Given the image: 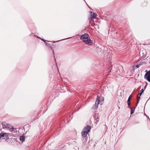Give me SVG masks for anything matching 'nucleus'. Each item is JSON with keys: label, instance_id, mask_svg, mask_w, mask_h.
Here are the masks:
<instances>
[{"label": "nucleus", "instance_id": "nucleus-14", "mask_svg": "<svg viewBox=\"0 0 150 150\" xmlns=\"http://www.w3.org/2000/svg\"><path fill=\"white\" fill-rule=\"evenodd\" d=\"M140 65H141L140 64H137L136 66V68H138L140 67Z\"/></svg>", "mask_w": 150, "mask_h": 150}, {"label": "nucleus", "instance_id": "nucleus-3", "mask_svg": "<svg viewBox=\"0 0 150 150\" xmlns=\"http://www.w3.org/2000/svg\"><path fill=\"white\" fill-rule=\"evenodd\" d=\"M2 125L3 129L8 128L11 132L13 131L14 129L13 127H12L11 128V126L10 125L5 123H2Z\"/></svg>", "mask_w": 150, "mask_h": 150}, {"label": "nucleus", "instance_id": "nucleus-1", "mask_svg": "<svg viewBox=\"0 0 150 150\" xmlns=\"http://www.w3.org/2000/svg\"><path fill=\"white\" fill-rule=\"evenodd\" d=\"M80 39L86 45H92V41L90 39L89 35L87 34L82 35L80 37Z\"/></svg>", "mask_w": 150, "mask_h": 150}, {"label": "nucleus", "instance_id": "nucleus-8", "mask_svg": "<svg viewBox=\"0 0 150 150\" xmlns=\"http://www.w3.org/2000/svg\"><path fill=\"white\" fill-rule=\"evenodd\" d=\"M98 105L97 104H95L93 106L92 108V109L95 110V109H97L98 108Z\"/></svg>", "mask_w": 150, "mask_h": 150}, {"label": "nucleus", "instance_id": "nucleus-20", "mask_svg": "<svg viewBox=\"0 0 150 150\" xmlns=\"http://www.w3.org/2000/svg\"><path fill=\"white\" fill-rule=\"evenodd\" d=\"M67 38L66 39H69V38Z\"/></svg>", "mask_w": 150, "mask_h": 150}, {"label": "nucleus", "instance_id": "nucleus-10", "mask_svg": "<svg viewBox=\"0 0 150 150\" xmlns=\"http://www.w3.org/2000/svg\"><path fill=\"white\" fill-rule=\"evenodd\" d=\"M142 94V93H139V94L137 96V101L138 103L139 102V101L140 99V96Z\"/></svg>", "mask_w": 150, "mask_h": 150}, {"label": "nucleus", "instance_id": "nucleus-17", "mask_svg": "<svg viewBox=\"0 0 150 150\" xmlns=\"http://www.w3.org/2000/svg\"><path fill=\"white\" fill-rule=\"evenodd\" d=\"M131 95H130L129 97L128 98V100L130 101L131 100Z\"/></svg>", "mask_w": 150, "mask_h": 150}, {"label": "nucleus", "instance_id": "nucleus-13", "mask_svg": "<svg viewBox=\"0 0 150 150\" xmlns=\"http://www.w3.org/2000/svg\"><path fill=\"white\" fill-rule=\"evenodd\" d=\"M135 109V108H131V114H132L134 112V109Z\"/></svg>", "mask_w": 150, "mask_h": 150}, {"label": "nucleus", "instance_id": "nucleus-9", "mask_svg": "<svg viewBox=\"0 0 150 150\" xmlns=\"http://www.w3.org/2000/svg\"><path fill=\"white\" fill-rule=\"evenodd\" d=\"M42 40L44 42L46 45L47 46H49L50 45V44L47 42H48L47 41L45 40L44 39H42Z\"/></svg>", "mask_w": 150, "mask_h": 150}, {"label": "nucleus", "instance_id": "nucleus-15", "mask_svg": "<svg viewBox=\"0 0 150 150\" xmlns=\"http://www.w3.org/2000/svg\"><path fill=\"white\" fill-rule=\"evenodd\" d=\"M127 105H128V106H129V105H130V101L127 100Z\"/></svg>", "mask_w": 150, "mask_h": 150}, {"label": "nucleus", "instance_id": "nucleus-19", "mask_svg": "<svg viewBox=\"0 0 150 150\" xmlns=\"http://www.w3.org/2000/svg\"><path fill=\"white\" fill-rule=\"evenodd\" d=\"M147 71H148L147 70H146L145 71V72L146 73L147 72Z\"/></svg>", "mask_w": 150, "mask_h": 150}, {"label": "nucleus", "instance_id": "nucleus-6", "mask_svg": "<svg viewBox=\"0 0 150 150\" xmlns=\"http://www.w3.org/2000/svg\"><path fill=\"white\" fill-rule=\"evenodd\" d=\"M91 18L92 19L94 18L96 16V14L93 12H91Z\"/></svg>", "mask_w": 150, "mask_h": 150}, {"label": "nucleus", "instance_id": "nucleus-2", "mask_svg": "<svg viewBox=\"0 0 150 150\" xmlns=\"http://www.w3.org/2000/svg\"><path fill=\"white\" fill-rule=\"evenodd\" d=\"M91 129V126L89 125L84 127V130L81 132V135L84 138L86 136L87 134L90 132Z\"/></svg>", "mask_w": 150, "mask_h": 150}, {"label": "nucleus", "instance_id": "nucleus-16", "mask_svg": "<svg viewBox=\"0 0 150 150\" xmlns=\"http://www.w3.org/2000/svg\"><path fill=\"white\" fill-rule=\"evenodd\" d=\"M144 90L143 89H142L140 91V93H142V94L143 92H144Z\"/></svg>", "mask_w": 150, "mask_h": 150}, {"label": "nucleus", "instance_id": "nucleus-11", "mask_svg": "<svg viewBox=\"0 0 150 150\" xmlns=\"http://www.w3.org/2000/svg\"><path fill=\"white\" fill-rule=\"evenodd\" d=\"M20 140L22 142H23L25 140L24 137L23 136H21L20 137Z\"/></svg>", "mask_w": 150, "mask_h": 150}, {"label": "nucleus", "instance_id": "nucleus-5", "mask_svg": "<svg viewBox=\"0 0 150 150\" xmlns=\"http://www.w3.org/2000/svg\"><path fill=\"white\" fill-rule=\"evenodd\" d=\"M144 78L150 82V70L146 72L144 75Z\"/></svg>", "mask_w": 150, "mask_h": 150}, {"label": "nucleus", "instance_id": "nucleus-12", "mask_svg": "<svg viewBox=\"0 0 150 150\" xmlns=\"http://www.w3.org/2000/svg\"><path fill=\"white\" fill-rule=\"evenodd\" d=\"M100 102L99 101V98L98 97H97L96 100V101L95 104H97V105H98V104H99Z\"/></svg>", "mask_w": 150, "mask_h": 150}, {"label": "nucleus", "instance_id": "nucleus-4", "mask_svg": "<svg viewBox=\"0 0 150 150\" xmlns=\"http://www.w3.org/2000/svg\"><path fill=\"white\" fill-rule=\"evenodd\" d=\"M9 134L6 133H0V139L2 137L3 139H9L8 135Z\"/></svg>", "mask_w": 150, "mask_h": 150}, {"label": "nucleus", "instance_id": "nucleus-18", "mask_svg": "<svg viewBox=\"0 0 150 150\" xmlns=\"http://www.w3.org/2000/svg\"><path fill=\"white\" fill-rule=\"evenodd\" d=\"M52 52H53V54L54 55V57L55 58L54 51L53 50H52Z\"/></svg>", "mask_w": 150, "mask_h": 150}, {"label": "nucleus", "instance_id": "nucleus-7", "mask_svg": "<svg viewBox=\"0 0 150 150\" xmlns=\"http://www.w3.org/2000/svg\"><path fill=\"white\" fill-rule=\"evenodd\" d=\"M99 117L97 115H96L94 117L95 119L96 120V124L99 121Z\"/></svg>", "mask_w": 150, "mask_h": 150}]
</instances>
